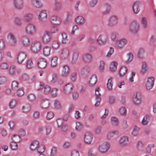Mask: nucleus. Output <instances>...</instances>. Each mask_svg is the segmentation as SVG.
<instances>
[{
    "instance_id": "obj_1",
    "label": "nucleus",
    "mask_w": 156,
    "mask_h": 156,
    "mask_svg": "<svg viewBox=\"0 0 156 156\" xmlns=\"http://www.w3.org/2000/svg\"><path fill=\"white\" fill-rule=\"evenodd\" d=\"M25 30L26 33L30 35H34L37 31L36 26L31 23H28L26 25L25 27Z\"/></svg>"
},
{
    "instance_id": "obj_2",
    "label": "nucleus",
    "mask_w": 156,
    "mask_h": 156,
    "mask_svg": "<svg viewBox=\"0 0 156 156\" xmlns=\"http://www.w3.org/2000/svg\"><path fill=\"white\" fill-rule=\"evenodd\" d=\"M140 25L139 23L136 21H133L129 25L128 30L129 32L132 34H136L139 31Z\"/></svg>"
},
{
    "instance_id": "obj_3",
    "label": "nucleus",
    "mask_w": 156,
    "mask_h": 156,
    "mask_svg": "<svg viewBox=\"0 0 156 156\" xmlns=\"http://www.w3.org/2000/svg\"><path fill=\"white\" fill-rule=\"evenodd\" d=\"M41 44L39 41H35L31 44V50L33 53H37L41 50Z\"/></svg>"
},
{
    "instance_id": "obj_4",
    "label": "nucleus",
    "mask_w": 156,
    "mask_h": 156,
    "mask_svg": "<svg viewBox=\"0 0 156 156\" xmlns=\"http://www.w3.org/2000/svg\"><path fill=\"white\" fill-rule=\"evenodd\" d=\"M155 79L153 77H148L145 83V89L148 90H151L154 87Z\"/></svg>"
},
{
    "instance_id": "obj_5",
    "label": "nucleus",
    "mask_w": 156,
    "mask_h": 156,
    "mask_svg": "<svg viewBox=\"0 0 156 156\" xmlns=\"http://www.w3.org/2000/svg\"><path fill=\"white\" fill-rule=\"evenodd\" d=\"M51 38L50 33L48 31H45L42 36V41L44 44H48L51 41Z\"/></svg>"
},
{
    "instance_id": "obj_6",
    "label": "nucleus",
    "mask_w": 156,
    "mask_h": 156,
    "mask_svg": "<svg viewBox=\"0 0 156 156\" xmlns=\"http://www.w3.org/2000/svg\"><path fill=\"white\" fill-rule=\"evenodd\" d=\"M142 96L139 92L134 93L133 95V99L134 103L137 105L140 104L142 101Z\"/></svg>"
},
{
    "instance_id": "obj_7",
    "label": "nucleus",
    "mask_w": 156,
    "mask_h": 156,
    "mask_svg": "<svg viewBox=\"0 0 156 156\" xmlns=\"http://www.w3.org/2000/svg\"><path fill=\"white\" fill-rule=\"evenodd\" d=\"M110 147L109 144L107 142H104L100 144L98 146V150L101 153H104L107 152Z\"/></svg>"
},
{
    "instance_id": "obj_8",
    "label": "nucleus",
    "mask_w": 156,
    "mask_h": 156,
    "mask_svg": "<svg viewBox=\"0 0 156 156\" xmlns=\"http://www.w3.org/2000/svg\"><path fill=\"white\" fill-rule=\"evenodd\" d=\"M8 43L11 45H15L17 43L16 38L12 33H9L7 36Z\"/></svg>"
},
{
    "instance_id": "obj_9",
    "label": "nucleus",
    "mask_w": 156,
    "mask_h": 156,
    "mask_svg": "<svg viewBox=\"0 0 156 156\" xmlns=\"http://www.w3.org/2000/svg\"><path fill=\"white\" fill-rule=\"evenodd\" d=\"M108 39L107 36L105 34L100 35L97 39V42L99 45H104L108 42Z\"/></svg>"
},
{
    "instance_id": "obj_10",
    "label": "nucleus",
    "mask_w": 156,
    "mask_h": 156,
    "mask_svg": "<svg viewBox=\"0 0 156 156\" xmlns=\"http://www.w3.org/2000/svg\"><path fill=\"white\" fill-rule=\"evenodd\" d=\"M97 80L98 77L96 75H93L89 77L87 81V84L90 87H93L97 83Z\"/></svg>"
},
{
    "instance_id": "obj_11",
    "label": "nucleus",
    "mask_w": 156,
    "mask_h": 156,
    "mask_svg": "<svg viewBox=\"0 0 156 156\" xmlns=\"http://www.w3.org/2000/svg\"><path fill=\"white\" fill-rule=\"evenodd\" d=\"M127 41L125 38H122L117 41L115 43L116 47L119 48L124 47L127 44Z\"/></svg>"
},
{
    "instance_id": "obj_12",
    "label": "nucleus",
    "mask_w": 156,
    "mask_h": 156,
    "mask_svg": "<svg viewBox=\"0 0 156 156\" xmlns=\"http://www.w3.org/2000/svg\"><path fill=\"white\" fill-rule=\"evenodd\" d=\"M149 67L147 63L144 61L141 62L140 69V73L142 74H145L149 70Z\"/></svg>"
},
{
    "instance_id": "obj_13",
    "label": "nucleus",
    "mask_w": 156,
    "mask_h": 156,
    "mask_svg": "<svg viewBox=\"0 0 156 156\" xmlns=\"http://www.w3.org/2000/svg\"><path fill=\"white\" fill-rule=\"evenodd\" d=\"M93 136L92 134L89 133H85L83 136V140L87 144H90L92 141Z\"/></svg>"
},
{
    "instance_id": "obj_14",
    "label": "nucleus",
    "mask_w": 156,
    "mask_h": 156,
    "mask_svg": "<svg viewBox=\"0 0 156 156\" xmlns=\"http://www.w3.org/2000/svg\"><path fill=\"white\" fill-rule=\"evenodd\" d=\"M129 141V138L126 136L120 137L118 141V144L121 146L126 145Z\"/></svg>"
},
{
    "instance_id": "obj_15",
    "label": "nucleus",
    "mask_w": 156,
    "mask_h": 156,
    "mask_svg": "<svg viewBox=\"0 0 156 156\" xmlns=\"http://www.w3.org/2000/svg\"><path fill=\"white\" fill-rule=\"evenodd\" d=\"M20 42L23 46H29L30 44V40L29 37L26 35L23 36L21 39Z\"/></svg>"
},
{
    "instance_id": "obj_16",
    "label": "nucleus",
    "mask_w": 156,
    "mask_h": 156,
    "mask_svg": "<svg viewBox=\"0 0 156 156\" xmlns=\"http://www.w3.org/2000/svg\"><path fill=\"white\" fill-rule=\"evenodd\" d=\"M27 58L26 54L23 52L19 53L16 57V60L19 64L22 63Z\"/></svg>"
},
{
    "instance_id": "obj_17",
    "label": "nucleus",
    "mask_w": 156,
    "mask_h": 156,
    "mask_svg": "<svg viewBox=\"0 0 156 156\" xmlns=\"http://www.w3.org/2000/svg\"><path fill=\"white\" fill-rule=\"evenodd\" d=\"M118 22V17L114 15L112 16L108 20V25L112 27L116 25Z\"/></svg>"
},
{
    "instance_id": "obj_18",
    "label": "nucleus",
    "mask_w": 156,
    "mask_h": 156,
    "mask_svg": "<svg viewBox=\"0 0 156 156\" xmlns=\"http://www.w3.org/2000/svg\"><path fill=\"white\" fill-rule=\"evenodd\" d=\"M51 21L52 23L56 25H59L62 23V20L60 17L56 15L51 17Z\"/></svg>"
},
{
    "instance_id": "obj_19",
    "label": "nucleus",
    "mask_w": 156,
    "mask_h": 156,
    "mask_svg": "<svg viewBox=\"0 0 156 156\" xmlns=\"http://www.w3.org/2000/svg\"><path fill=\"white\" fill-rule=\"evenodd\" d=\"M140 3L139 1L134 2L132 4V8L133 12L137 13L140 11Z\"/></svg>"
},
{
    "instance_id": "obj_20",
    "label": "nucleus",
    "mask_w": 156,
    "mask_h": 156,
    "mask_svg": "<svg viewBox=\"0 0 156 156\" xmlns=\"http://www.w3.org/2000/svg\"><path fill=\"white\" fill-rule=\"evenodd\" d=\"M13 4L15 8L17 9L20 10L23 8V3L22 0H13Z\"/></svg>"
},
{
    "instance_id": "obj_21",
    "label": "nucleus",
    "mask_w": 156,
    "mask_h": 156,
    "mask_svg": "<svg viewBox=\"0 0 156 156\" xmlns=\"http://www.w3.org/2000/svg\"><path fill=\"white\" fill-rule=\"evenodd\" d=\"M93 57L92 55L88 53L84 54L83 57V61L86 63H90L93 60Z\"/></svg>"
},
{
    "instance_id": "obj_22",
    "label": "nucleus",
    "mask_w": 156,
    "mask_h": 156,
    "mask_svg": "<svg viewBox=\"0 0 156 156\" xmlns=\"http://www.w3.org/2000/svg\"><path fill=\"white\" fill-rule=\"evenodd\" d=\"M38 17L41 21H44L46 20L48 18L47 12L45 10L41 11L38 15Z\"/></svg>"
},
{
    "instance_id": "obj_23",
    "label": "nucleus",
    "mask_w": 156,
    "mask_h": 156,
    "mask_svg": "<svg viewBox=\"0 0 156 156\" xmlns=\"http://www.w3.org/2000/svg\"><path fill=\"white\" fill-rule=\"evenodd\" d=\"M69 67L67 65L62 66L61 71V75L62 76H66L69 73Z\"/></svg>"
},
{
    "instance_id": "obj_24",
    "label": "nucleus",
    "mask_w": 156,
    "mask_h": 156,
    "mask_svg": "<svg viewBox=\"0 0 156 156\" xmlns=\"http://www.w3.org/2000/svg\"><path fill=\"white\" fill-rule=\"evenodd\" d=\"M69 54V51L68 49L66 48H63L61 50V54L62 58L65 59L67 58Z\"/></svg>"
},
{
    "instance_id": "obj_25",
    "label": "nucleus",
    "mask_w": 156,
    "mask_h": 156,
    "mask_svg": "<svg viewBox=\"0 0 156 156\" xmlns=\"http://www.w3.org/2000/svg\"><path fill=\"white\" fill-rule=\"evenodd\" d=\"M103 9L104 10L102 12V14L106 15L108 14L111 11V7L110 5L108 3L105 4L103 6Z\"/></svg>"
},
{
    "instance_id": "obj_26",
    "label": "nucleus",
    "mask_w": 156,
    "mask_h": 156,
    "mask_svg": "<svg viewBox=\"0 0 156 156\" xmlns=\"http://www.w3.org/2000/svg\"><path fill=\"white\" fill-rule=\"evenodd\" d=\"M75 21L76 23L80 25H83L85 23L84 18L82 16H77L75 19Z\"/></svg>"
},
{
    "instance_id": "obj_27",
    "label": "nucleus",
    "mask_w": 156,
    "mask_h": 156,
    "mask_svg": "<svg viewBox=\"0 0 156 156\" xmlns=\"http://www.w3.org/2000/svg\"><path fill=\"white\" fill-rule=\"evenodd\" d=\"M118 65V63L115 61H112L109 65V69L112 72H115L117 69Z\"/></svg>"
},
{
    "instance_id": "obj_28",
    "label": "nucleus",
    "mask_w": 156,
    "mask_h": 156,
    "mask_svg": "<svg viewBox=\"0 0 156 156\" xmlns=\"http://www.w3.org/2000/svg\"><path fill=\"white\" fill-rule=\"evenodd\" d=\"M31 3L36 8H40L43 6L42 3L39 0H31Z\"/></svg>"
},
{
    "instance_id": "obj_29",
    "label": "nucleus",
    "mask_w": 156,
    "mask_h": 156,
    "mask_svg": "<svg viewBox=\"0 0 156 156\" xmlns=\"http://www.w3.org/2000/svg\"><path fill=\"white\" fill-rule=\"evenodd\" d=\"M128 68L127 67L123 66L121 67L119 71V74L120 77L124 76L128 71Z\"/></svg>"
},
{
    "instance_id": "obj_30",
    "label": "nucleus",
    "mask_w": 156,
    "mask_h": 156,
    "mask_svg": "<svg viewBox=\"0 0 156 156\" xmlns=\"http://www.w3.org/2000/svg\"><path fill=\"white\" fill-rule=\"evenodd\" d=\"M47 64V62L45 59L41 58L38 60V65L39 67L41 68H44L46 67Z\"/></svg>"
},
{
    "instance_id": "obj_31",
    "label": "nucleus",
    "mask_w": 156,
    "mask_h": 156,
    "mask_svg": "<svg viewBox=\"0 0 156 156\" xmlns=\"http://www.w3.org/2000/svg\"><path fill=\"white\" fill-rule=\"evenodd\" d=\"M39 145V143L38 141L34 140L30 144V148L31 150H36Z\"/></svg>"
},
{
    "instance_id": "obj_32",
    "label": "nucleus",
    "mask_w": 156,
    "mask_h": 156,
    "mask_svg": "<svg viewBox=\"0 0 156 156\" xmlns=\"http://www.w3.org/2000/svg\"><path fill=\"white\" fill-rule=\"evenodd\" d=\"M113 84V78L112 77H110L108 80L106 87L107 88L110 90L112 89V87Z\"/></svg>"
},
{
    "instance_id": "obj_33",
    "label": "nucleus",
    "mask_w": 156,
    "mask_h": 156,
    "mask_svg": "<svg viewBox=\"0 0 156 156\" xmlns=\"http://www.w3.org/2000/svg\"><path fill=\"white\" fill-rule=\"evenodd\" d=\"M73 86L71 84L68 83L66 84L64 88V91L65 93H70L73 90Z\"/></svg>"
},
{
    "instance_id": "obj_34",
    "label": "nucleus",
    "mask_w": 156,
    "mask_h": 156,
    "mask_svg": "<svg viewBox=\"0 0 156 156\" xmlns=\"http://www.w3.org/2000/svg\"><path fill=\"white\" fill-rule=\"evenodd\" d=\"M22 109L24 112L27 113L31 111V106L29 104H25L22 106Z\"/></svg>"
},
{
    "instance_id": "obj_35",
    "label": "nucleus",
    "mask_w": 156,
    "mask_h": 156,
    "mask_svg": "<svg viewBox=\"0 0 156 156\" xmlns=\"http://www.w3.org/2000/svg\"><path fill=\"white\" fill-rule=\"evenodd\" d=\"M51 51V47L48 46H44L42 49L43 54L46 56H48L50 55Z\"/></svg>"
},
{
    "instance_id": "obj_36",
    "label": "nucleus",
    "mask_w": 156,
    "mask_h": 156,
    "mask_svg": "<svg viewBox=\"0 0 156 156\" xmlns=\"http://www.w3.org/2000/svg\"><path fill=\"white\" fill-rule=\"evenodd\" d=\"M58 64V58L54 56L51 58L50 60V65L52 67L56 66Z\"/></svg>"
},
{
    "instance_id": "obj_37",
    "label": "nucleus",
    "mask_w": 156,
    "mask_h": 156,
    "mask_svg": "<svg viewBox=\"0 0 156 156\" xmlns=\"http://www.w3.org/2000/svg\"><path fill=\"white\" fill-rule=\"evenodd\" d=\"M150 120V116L147 115H145L143 117L141 123L143 125H147L148 124Z\"/></svg>"
},
{
    "instance_id": "obj_38",
    "label": "nucleus",
    "mask_w": 156,
    "mask_h": 156,
    "mask_svg": "<svg viewBox=\"0 0 156 156\" xmlns=\"http://www.w3.org/2000/svg\"><path fill=\"white\" fill-rule=\"evenodd\" d=\"M33 16L32 14L27 13L24 15L23 19L26 21L29 22L33 19Z\"/></svg>"
},
{
    "instance_id": "obj_39",
    "label": "nucleus",
    "mask_w": 156,
    "mask_h": 156,
    "mask_svg": "<svg viewBox=\"0 0 156 156\" xmlns=\"http://www.w3.org/2000/svg\"><path fill=\"white\" fill-rule=\"evenodd\" d=\"M79 53L78 51H73L72 62L73 63H76L78 58Z\"/></svg>"
},
{
    "instance_id": "obj_40",
    "label": "nucleus",
    "mask_w": 156,
    "mask_h": 156,
    "mask_svg": "<svg viewBox=\"0 0 156 156\" xmlns=\"http://www.w3.org/2000/svg\"><path fill=\"white\" fill-rule=\"evenodd\" d=\"M51 88L48 85H46L43 88V93L45 95H48L50 93Z\"/></svg>"
},
{
    "instance_id": "obj_41",
    "label": "nucleus",
    "mask_w": 156,
    "mask_h": 156,
    "mask_svg": "<svg viewBox=\"0 0 156 156\" xmlns=\"http://www.w3.org/2000/svg\"><path fill=\"white\" fill-rule=\"evenodd\" d=\"M49 105V102L46 99L42 100L40 106L41 107L44 108H47Z\"/></svg>"
},
{
    "instance_id": "obj_42",
    "label": "nucleus",
    "mask_w": 156,
    "mask_h": 156,
    "mask_svg": "<svg viewBox=\"0 0 156 156\" xmlns=\"http://www.w3.org/2000/svg\"><path fill=\"white\" fill-rule=\"evenodd\" d=\"M119 112L120 115L122 116H125L127 113L126 109L125 107H121L119 108Z\"/></svg>"
},
{
    "instance_id": "obj_43",
    "label": "nucleus",
    "mask_w": 156,
    "mask_h": 156,
    "mask_svg": "<svg viewBox=\"0 0 156 156\" xmlns=\"http://www.w3.org/2000/svg\"><path fill=\"white\" fill-rule=\"evenodd\" d=\"M145 52L143 48H140L138 50L137 55L139 58H143Z\"/></svg>"
},
{
    "instance_id": "obj_44",
    "label": "nucleus",
    "mask_w": 156,
    "mask_h": 156,
    "mask_svg": "<svg viewBox=\"0 0 156 156\" xmlns=\"http://www.w3.org/2000/svg\"><path fill=\"white\" fill-rule=\"evenodd\" d=\"M17 101L15 99L12 100L9 104L10 108H13L15 107L17 105Z\"/></svg>"
},
{
    "instance_id": "obj_45",
    "label": "nucleus",
    "mask_w": 156,
    "mask_h": 156,
    "mask_svg": "<svg viewBox=\"0 0 156 156\" xmlns=\"http://www.w3.org/2000/svg\"><path fill=\"white\" fill-rule=\"evenodd\" d=\"M127 59L126 61V63H129L133 61V55L131 53H129L127 54Z\"/></svg>"
},
{
    "instance_id": "obj_46",
    "label": "nucleus",
    "mask_w": 156,
    "mask_h": 156,
    "mask_svg": "<svg viewBox=\"0 0 156 156\" xmlns=\"http://www.w3.org/2000/svg\"><path fill=\"white\" fill-rule=\"evenodd\" d=\"M111 122L113 124L117 125L119 124V121L117 117L113 116L111 118Z\"/></svg>"
},
{
    "instance_id": "obj_47",
    "label": "nucleus",
    "mask_w": 156,
    "mask_h": 156,
    "mask_svg": "<svg viewBox=\"0 0 156 156\" xmlns=\"http://www.w3.org/2000/svg\"><path fill=\"white\" fill-rule=\"evenodd\" d=\"M19 83L16 81H13L12 82L11 84V88L12 90L15 91L18 88Z\"/></svg>"
},
{
    "instance_id": "obj_48",
    "label": "nucleus",
    "mask_w": 156,
    "mask_h": 156,
    "mask_svg": "<svg viewBox=\"0 0 156 156\" xmlns=\"http://www.w3.org/2000/svg\"><path fill=\"white\" fill-rule=\"evenodd\" d=\"M62 7V3L57 1H55V3L54 8L56 10H58L61 9Z\"/></svg>"
},
{
    "instance_id": "obj_49",
    "label": "nucleus",
    "mask_w": 156,
    "mask_h": 156,
    "mask_svg": "<svg viewBox=\"0 0 156 156\" xmlns=\"http://www.w3.org/2000/svg\"><path fill=\"white\" fill-rule=\"evenodd\" d=\"M9 67V65L6 62H2L0 64V69L1 70H7L8 69Z\"/></svg>"
},
{
    "instance_id": "obj_50",
    "label": "nucleus",
    "mask_w": 156,
    "mask_h": 156,
    "mask_svg": "<svg viewBox=\"0 0 156 156\" xmlns=\"http://www.w3.org/2000/svg\"><path fill=\"white\" fill-rule=\"evenodd\" d=\"M12 139L13 141V142H19L20 141V136L17 134H14L12 136Z\"/></svg>"
},
{
    "instance_id": "obj_51",
    "label": "nucleus",
    "mask_w": 156,
    "mask_h": 156,
    "mask_svg": "<svg viewBox=\"0 0 156 156\" xmlns=\"http://www.w3.org/2000/svg\"><path fill=\"white\" fill-rule=\"evenodd\" d=\"M51 46L53 49H57L59 47L60 44L58 41H54L52 42Z\"/></svg>"
},
{
    "instance_id": "obj_52",
    "label": "nucleus",
    "mask_w": 156,
    "mask_h": 156,
    "mask_svg": "<svg viewBox=\"0 0 156 156\" xmlns=\"http://www.w3.org/2000/svg\"><path fill=\"white\" fill-rule=\"evenodd\" d=\"M62 43L63 44L66 43L68 41V39L67 34L64 33H62Z\"/></svg>"
},
{
    "instance_id": "obj_53",
    "label": "nucleus",
    "mask_w": 156,
    "mask_h": 156,
    "mask_svg": "<svg viewBox=\"0 0 156 156\" xmlns=\"http://www.w3.org/2000/svg\"><path fill=\"white\" fill-rule=\"evenodd\" d=\"M26 65L28 68L30 69L33 67L34 64L32 61L31 59H29L27 61Z\"/></svg>"
},
{
    "instance_id": "obj_54",
    "label": "nucleus",
    "mask_w": 156,
    "mask_h": 156,
    "mask_svg": "<svg viewBox=\"0 0 156 156\" xmlns=\"http://www.w3.org/2000/svg\"><path fill=\"white\" fill-rule=\"evenodd\" d=\"M105 62L102 61H101L100 62L98 66V69L101 71H103L105 68Z\"/></svg>"
},
{
    "instance_id": "obj_55",
    "label": "nucleus",
    "mask_w": 156,
    "mask_h": 156,
    "mask_svg": "<svg viewBox=\"0 0 156 156\" xmlns=\"http://www.w3.org/2000/svg\"><path fill=\"white\" fill-rule=\"evenodd\" d=\"M45 149V148L44 145H39L36 150L38 153H42L44 152Z\"/></svg>"
},
{
    "instance_id": "obj_56",
    "label": "nucleus",
    "mask_w": 156,
    "mask_h": 156,
    "mask_svg": "<svg viewBox=\"0 0 156 156\" xmlns=\"http://www.w3.org/2000/svg\"><path fill=\"white\" fill-rule=\"evenodd\" d=\"M139 127L136 126H135L132 133V135L134 136H137L139 132Z\"/></svg>"
},
{
    "instance_id": "obj_57",
    "label": "nucleus",
    "mask_w": 156,
    "mask_h": 156,
    "mask_svg": "<svg viewBox=\"0 0 156 156\" xmlns=\"http://www.w3.org/2000/svg\"><path fill=\"white\" fill-rule=\"evenodd\" d=\"M27 98L30 101L33 102L35 100L36 96L34 94H30L28 95Z\"/></svg>"
},
{
    "instance_id": "obj_58",
    "label": "nucleus",
    "mask_w": 156,
    "mask_h": 156,
    "mask_svg": "<svg viewBox=\"0 0 156 156\" xmlns=\"http://www.w3.org/2000/svg\"><path fill=\"white\" fill-rule=\"evenodd\" d=\"M141 24L144 28H146L147 26V19L144 17H143L141 19Z\"/></svg>"
},
{
    "instance_id": "obj_59",
    "label": "nucleus",
    "mask_w": 156,
    "mask_h": 156,
    "mask_svg": "<svg viewBox=\"0 0 156 156\" xmlns=\"http://www.w3.org/2000/svg\"><path fill=\"white\" fill-rule=\"evenodd\" d=\"M58 89L56 88H54L51 90L50 93L53 96H56L58 95Z\"/></svg>"
},
{
    "instance_id": "obj_60",
    "label": "nucleus",
    "mask_w": 156,
    "mask_h": 156,
    "mask_svg": "<svg viewBox=\"0 0 156 156\" xmlns=\"http://www.w3.org/2000/svg\"><path fill=\"white\" fill-rule=\"evenodd\" d=\"M54 116V113L51 112H47L46 116V119L48 120H50L52 119Z\"/></svg>"
},
{
    "instance_id": "obj_61",
    "label": "nucleus",
    "mask_w": 156,
    "mask_h": 156,
    "mask_svg": "<svg viewBox=\"0 0 156 156\" xmlns=\"http://www.w3.org/2000/svg\"><path fill=\"white\" fill-rule=\"evenodd\" d=\"M114 52V49L112 47L110 48V49L108 51L107 55L106 56L107 57H110Z\"/></svg>"
},
{
    "instance_id": "obj_62",
    "label": "nucleus",
    "mask_w": 156,
    "mask_h": 156,
    "mask_svg": "<svg viewBox=\"0 0 156 156\" xmlns=\"http://www.w3.org/2000/svg\"><path fill=\"white\" fill-rule=\"evenodd\" d=\"M40 115V113L38 111H34L32 115L33 119H38Z\"/></svg>"
},
{
    "instance_id": "obj_63",
    "label": "nucleus",
    "mask_w": 156,
    "mask_h": 156,
    "mask_svg": "<svg viewBox=\"0 0 156 156\" xmlns=\"http://www.w3.org/2000/svg\"><path fill=\"white\" fill-rule=\"evenodd\" d=\"M17 142H12L10 143V145L12 150H17L18 148Z\"/></svg>"
},
{
    "instance_id": "obj_64",
    "label": "nucleus",
    "mask_w": 156,
    "mask_h": 156,
    "mask_svg": "<svg viewBox=\"0 0 156 156\" xmlns=\"http://www.w3.org/2000/svg\"><path fill=\"white\" fill-rule=\"evenodd\" d=\"M77 73L76 72L72 73L70 75V79L72 81L75 82L76 80Z\"/></svg>"
}]
</instances>
